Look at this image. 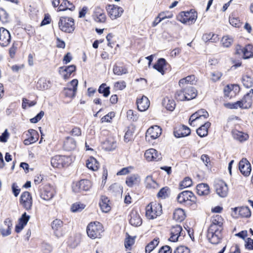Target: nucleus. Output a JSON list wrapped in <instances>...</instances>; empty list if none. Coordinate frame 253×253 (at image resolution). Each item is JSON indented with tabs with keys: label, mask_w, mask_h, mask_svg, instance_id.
I'll list each match as a JSON object with an SVG mask.
<instances>
[{
	"label": "nucleus",
	"mask_w": 253,
	"mask_h": 253,
	"mask_svg": "<svg viewBox=\"0 0 253 253\" xmlns=\"http://www.w3.org/2000/svg\"><path fill=\"white\" fill-rule=\"evenodd\" d=\"M197 95V91L193 86L186 85L176 92L175 98L179 101L190 100L195 98Z\"/></svg>",
	"instance_id": "obj_1"
},
{
	"label": "nucleus",
	"mask_w": 253,
	"mask_h": 253,
	"mask_svg": "<svg viewBox=\"0 0 253 253\" xmlns=\"http://www.w3.org/2000/svg\"><path fill=\"white\" fill-rule=\"evenodd\" d=\"M162 206L156 202H151L146 207V216L149 219H153L161 214Z\"/></svg>",
	"instance_id": "obj_2"
},
{
	"label": "nucleus",
	"mask_w": 253,
	"mask_h": 253,
	"mask_svg": "<svg viewBox=\"0 0 253 253\" xmlns=\"http://www.w3.org/2000/svg\"><path fill=\"white\" fill-rule=\"evenodd\" d=\"M86 232L88 237L90 238H99L103 232V226L98 222H91L88 225Z\"/></svg>",
	"instance_id": "obj_3"
},
{
	"label": "nucleus",
	"mask_w": 253,
	"mask_h": 253,
	"mask_svg": "<svg viewBox=\"0 0 253 253\" xmlns=\"http://www.w3.org/2000/svg\"><path fill=\"white\" fill-rule=\"evenodd\" d=\"M58 24L60 29L66 33H72L75 28L74 20L71 17H62Z\"/></svg>",
	"instance_id": "obj_4"
},
{
	"label": "nucleus",
	"mask_w": 253,
	"mask_h": 253,
	"mask_svg": "<svg viewBox=\"0 0 253 253\" xmlns=\"http://www.w3.org/2000/svg\"><path fill=\"white\" fill-rule=\"evenodd\" d=\"M197 17V14L195 12H182L178 15L177 19L183 24L190 25L195 22Z\"/></svg>",
	"instance_id": "obj_5"
},
{
	"label": "nucleus",
	"mask_w": 253,
	"mask_h": 253,
	"mask_svg": "<svg viewBox=\"0 0 253 253\" xmlns=\"http://www.w3.org/2000/svg\"><path fill=\"white\" fill-rule=\"evenodd\" d=\"M177 202L181 204H187L188 202L195 203L196 198L190 191H184L180 193L177 197Z\"/></svg>",
	"instance_id": "obj_6"
},
{
	"label": "nucleus",
	"mask_w": 253,
	"mask_h": 253,
	"mask_svg": "<svg viewBox=\"0 0 253 253\" xmlns=\"http://www.w3.org/2000/svg\"><path fill=\"white\" fill-rule=\"evenodd\" d=\"M222 230L212 228H209L207 233V238L209 241L213 244L219 243L221 238V231Z\"/></svg>",
	"instance_id": "obj_7"
},
{
	"label": "nucleus",
	"mask_w": 253,
	"mask_h": 253,
	"mask_svg": "<svg viewBox=\"0 0 253 253\" xmlns=\"http://www.w3.org/2000/svg\"><path fill=\"white\" fill-rule=\"evenodd\" d=\"M208 112L204 109L198 110L193 113L190 117L189 123L190 126H195L200 120L207 119L209 117Z\"/></svg>",
	"instance_id": "obj_8"
},
{
	"label": "nucleus",
	"mask_w": 253,
	"mask_h": 253,
	"mask_svg": "<svg viewBox=\"0 0 253 253\" xmlns=\"http://www.w3.org/2000/svg\"><path fill=\"white\" fill-rule=\"evenodd\" d=\"M51 3L54 7H58L59 11L68 9L73 11L75 9V6L72 2L68 0H53Z\"/></svg>",
	"instance_id": "obj_9"
},
{
	"label": "nucleus",
	"mask_w": 253,
	"mask_h": 253,
	"mask_svg": "<svg viewBox=\"0 0 253 253\" xmlns=\"http://www.w3.org/2000/svg\"><path fill=\"white\" fill-rule=\"evenodd\" d=\"M91 187V183L88 180L82 179L80 181L73 182L72 184L73 191L75 193L88 191Z\"/></svg>",
	"instance_id": "obj_10"
},
{
	"label": "nucleus",
	"mask_w": 253,
	"mask_h": 253,
	"mask_svg": "<svg viewBox=\"0 0 253 253\" xmlns=\"http://www.w3.org/2000/svg\"><path fill=\"white\" fill-rule=\"evenodd\" d=\"M70 158L65 156L56 155L51 159V165L54 168H61L68 165Z\"/></svg>",
	"instance_id": "obj_11"
},
{
	"label": "nucleus",
	"mask_w": 253,
	"mask_h": 253,
	"mask_svg": "<svg viewBox=\"0 0 253 253\" xmlns=\"http://www.w3.org/2000/svg\"><path fill=\"white\" fill-rule=\"evenodd\" d=\"M78 81L76 79L73 80L67 84V87L64 89V94L65 96L73 98L75 96L77 90Z\"/></svg>",
	"instance_id": "obj_12"
},
{
	"label": "nucleus",
	"mask_w": 253,
	"mask_h": 253,
	"mask_svg": "<svg viewBox=\"0 0 253 253\" xmlns=\"http://www.w3.org/2000/svg\"><path fill=\"white\" fill-rule=\"evenodd\" d=\"M216 194L220 197H226L228 194L229 188L227 184L223 180L218 181L215 184Z\"/></svg>",
	"instance_id": "obj_13"
},
{
	"label": "nucleus",
	"mask_w": 253,
	"mask_h": 253,
	"mask_svg": "<svg viewBox=\"0 0 253 253\" xmlns=\"http://www.w3.org/2000/svg\"><path fill=\"white\" fill-rule=\"evenodd\" d=\"M185 232L182 230V227L179 225H175L172 226L170 229V237L169 240L171 242H176L179 237L184 236Z\"/></svg>",
	"instance_id": "obj_14"
},
{
	"label": "nucleus",
	"mask_w": 253,
	"mask_h": 253,
	"mask_svg": "<svg viewBox=\"0 0 253 253\" xmlns=\"http://www.w3.org/2000/svg\"><path fill=\"white\" fill-rule=\"evenodd\" d=\"M251 213L250 209L247 207L235 208L233 209L231 215L233 217L237 218L239 216L249 217Z\"/></svg>",
	"instance_id": "obj_15"
},
{
	"label": "nucleus",
	"mask_w": 253,
	"mask_h": 253,
	"mask_svg": "<svg viewBox=\"0 0 253 253\" xmlns=\"http://www.w3.org/2000/svg\"><path fill=\"white\" fill-rule=\"evenodd\" d=\"M108 15L112 20H115L121 16L124 9L122 7L115 5H110L107 9Z\"/></svg>",
	"instance_id": "obj_16"
},
{
	"label": "nucleus",
	"mask_w": 253,
	"mask_h": 253,
	"mask_svg": "<svg viewBox=\"0 0 253 253\" xmlns=\"http://www.w3.org/2000/svg\"><path fill=\"white\" fill-rule=\"evenodd\" d=\"M20 204L26 210L31 209L33 204L32 198L29 192H24L22 194L20 198Z\"/></svg>",
	"instance_id": "obj_17"
},
{
	"label": "nucleus",
	"mask_w": 253,
	"mask_h": 253,
	"mask_svg": "<svg viewBox=\"0 0 253 253\" xmlns=\"http://www.w3.org/2000/svg\"><path fill=\"white\" fill-rule=\"evenodd\" d=\"M11 36L9 32L6 29L0 28V45L6 46L10 42Z\"/></svg>",
	"instance_id": "obj_18"
},
{
	"label": "nucleus",
	"mask_w": 253,
	"mask_h": 253,
	"mask_svg": "<svg viewBox=\"0 0 253 253\" xmlns=\"http://www.w3.org/2000/svg\"><path fill=\"white\" fill-rule=\"evenodd\" d=\"M239 168L241 172L245 176L250 174L251 166L247 159H242L239 163Z\"/></svg>",
	"instance_id": "obj_19"
},
{
	"label": "nucleus",
	"mask_w": 253,
	"mask_h": 253,
	"mask_svg": "<svg viewBox=\"0 0 253 253\" xmlns=\"http://www.w3.org/2000/svg\"><path fill=\"white\" fill-rule=\"evenodd\" d=\"M129 223L135 227L139 226L142 224V219L136 210H132L129 214Z\"/></svg>",
	"instance_id": "obj_20"
},
{
	"label": "nucleus",
	"mask_w": 253,
	"mask_h": 253,
	"mask_svg": "<svg viewBox=\"0 0 253 253\" xmlns=\"http://www.w3.org/2000/svg\"><path fill=\"white\" fill-rule=\"evenodd\" d=\"M93 17L95 22L97 23H105L106 20V16L103 9L100 7L95 8Z\"/></svg>",
	"instance_id": "obj_21"
},
{
	"label": "nucleus",
	"mask_w": 253,
	"mask_h": 253,
	"mask_svg": "<svg viewBox=\"0 0 253 253\" xmlns=\"http://www.w3.org/2000/svg\"><path fill=\"white\" fill-rule=\"evenodd\" d=\"M136 104L138 110L141 112L147 110L150 106V101L148 98L143 95L140 98H137Z\"/></svg>",
	"instance_id": "obj_22"
},
{
	"label": "nucleus",
	"mask_w": 253,
	"mask_h": 253,
	"mask_svg": "<svg viewBox=\"0 0 253 253\" xmlns=\"http://www.w3.org/2000/svg\"><path fill=\"white\" fill-rule=\"evenodd\" d=\"M162 133V129L160 126H154L149 128L146 133V137H150L153 139L159 137Z\"/></svg>",
	"instance_id": "obj_23"
},
{
	"label": "nucleus",
	"mask_w": 253,
	"mask_h": 253,
	"mask_svg": "<svg viewBox=\"0 0 253 253\" xmlns=\"http://www.w3.org/2000/svg\"><path fill=\"white\" fill-rule=\"evenodd\" d=\"M158 151L153 148L147 150L144 153V157L147 161H158L160 157Z\"/></svg>",
	"instance_id": "obj_24"
},
{
	"label": "nucleus",
	"mask_w": 253,
	"mask_h": 253,
	"mask_svg": "<svg viewBox=\"0 0 253 253\" xmlns=\"http://www.w3.org/2000/svg\"><path fill=\"white\" fill-rule=\"evenodd\" d=\"M169 66V65L166 60L164 58H161L158 59L157 62L153 66V68L162 75H164L165 70L167 69V67Z\"/></svg>",
	"instance_id": "obj_25"
},
{
	"label": "nucleus",
	"mask_w": 253,
	"mask_h": 253,
	"mask_svg": "<svg viewBox=\"0 0 253 253\" xmlns=\"http://www.w3.org/2000/svg\"><path fill=\"white\" fill-rule=\"evenodd\" d=\"M62 226L63 222L60 219H56L51 223L52 228L54 230L55 235L57 237H61L63 235V233L61 231Z\"/></svg>",
	"instance_id": "obj_26"
},
{
	"label": "nucleus",
	"mask_w": 253,
	"mask_h": 253,
	"mask_svg": "<svg viewBox=\"0 0 253 253\" xmlns=\"http://www.w3.org/2000/svg\"><path fill=\"white\" fill-rule=\"evenodd\" d=\"M144 184L145 187L149 189H157L160 187L159 184L151 175L146 177Z\"/></svg>",
	"instance_id": "obj_27"
},
{
	"label": "nucleus",
	"mask_w": 253,
	"mask_h": 253,
	"mask_svg": "<svg viewBox=\"0 0 253 253\" xmlns=\"http://www.w3.org/2000/svg\"><path fill=\"white\" fill-rule=\"evenodd\" d=\"M223 219L219 215H216L213 216L211 218V223L209 228L215 229H219V230L223 229Z\"/></svg>",
	"instance_id": "obj_28"
},
{
	"label": "nucleus",
	"mask_w": 253,
	"mask_h": 253,
	"mask_svg": "<svg viewBox=\"0 0 253 253\" xmlns=\"http://www.w3.org/2000/svg\"><path fill=\"white\" fill-rule=\"evenodd\" d=\"M190 133L189 128L185 126H182L176 128L174 134L176 137L179 138L188 135Z\"/></svg>",
	"instance_id": "obj_29"
},
{
	"label": "nucleus",
	"mask_w": 253,
	"mask_h": 253,
	"mask_svg": "<svg viewBox=\"0 0 253 253\" xmlns=\"http://www.w3.org/2000/svg\"><path fill=\"white\" fill-rule=\"evenodd\" d=\"M51 82L44 78H40L36 85L37 88L39 90H44L49 88L51 86Z\"/></svg>",
	"instance_id": "obj_30"
},
{
	"label": "nucleus",
	"mask_w": 253,
	"mask_h": 253,
	"mask_svg": "<svg viewBox=\"0 0 253 253\" xmlns=\"http://www.w3.org/2000/svg\"><path fill=\"white\" fill-rule=\"evenodd\" d=\"M140 182V177L137 174H131L127 176L126 180V184L129 187L137 185Z\"/></svg>",
	"instance_id": "obj_31"
},
{
	"label": "nucleus",
	"mask_w": 253,
	"mask_h": 253,
	"mask_svg": "<svg viewBox=\"0 0 253 253\" xmlns=\"http://www.w3.org/2000/svg\"><path fill=\"white\" fill-rule=\"evenodd\" d=\"M232 134L233 138L240 142L246 141L249 138V135L247 133L237 129L233 130Z\"/></svg>",
	"instance_id": "obj_32"
},
{
	"label": "nucleus",
	"mask_w": 253,
	"mask_h": 253,
	"mask_svg": "<svg viewBox=\"0 0 253 253\" xmlns=\"http://www.w3.org/2000/svg\"><path fill=\"white\" fill-rule=\"evenodd\" d=\"M76 70V66L74 65H70L68 67H61L60 68V72L62 74L64 79H68Z\"/></svg>",
	"instance_id": "obj_33"
},
{
	"label": "nucleus",
	"mask_w": 253,
	"mask_h": 253,
	"mask_svg": "<svg viewBox=\"0 0 253 253\" xmlns=\"http://www.w3.org/2000/svg\"><path fill=\"white\" fill-rule=\"evenodd\" d=\"M242 82L244 86L247 88L252 87L253 85V77L251 72L247 73L244 75L242 78Z\"/></svg>",
	"instance_id": "obj_34"
},
{
	"label": "nucleus",
	"mask_w": 253,
	"mask_h": 253,
	"mask_svg": "<svg viewBox=\"0 0 253 253\" xmlns=\"http://www.w3.org/2000/svg\"><path fill=\"white\" fill-rule=\"evenodd\" d=\"M54 195V191L50 187H46L42 192L41 197L44 200L48 201L51 199Z\"/></svg>",
	"instance_id": "obj_35"
},
{
	"label": "nucleus",
	"mask_w": 253,
	"mask_h": 253,
	"mask_svg": "<svg viewBox=\"0 0 253 253\" xmlns=\"http://www.w3.org/2000/svg\"><path fill=\"white\" fill-rule=\"evenodd\" d=\"M253 95V89H251L241 100L244 105V109H248L252 106V98Z\"/></svg>",
	"instance_id": "obj_36"
},
{
	"label": "nucleus",
	"mask_w": 253,
	"mask_h": 253,
	"mask_svg": "<svg viewBox=\"0 0 253 253\" xmlns=\"http://www.w3.org/2000/svg\"><path fill=\"white\" fill-rule=\"evenodd\" d=\"M86 166L88 169L92 171L98 170L99 167L98 162L92 157H90L86 160Z\"/></svg>",
	"instance_id": "obj_37"
},
{
	"label": "nucleus",
	"mask_w": 253,
	"mask_h": 253,
	"mask_svg": "<svg viewBox=\"0 0 253 253\" xmlns=\"http://www.w3.org/2000/svg\"><path fill=\"white\" fill-rule=\"evenodd\" d=\"M197 193L200 196H206L210 193V188L205 183L199 184L196 187Z\"/></svg>",
	"instance_id": "obj_38"
},
{
	"label": "nucleus",
	"mask_w": 253,
	"mask_h": 253,
	"mask_svg": "<svg viewBox=\"0 0 253 253\" xmlns=\"http://www.w3.org/2000/svg\"><path fill=\"white\" fill-rule=\"evenodd\" d=\"M210 126L211 123L209 122H206L197 129V134L201 137L207 136L208 133V129Z\"/></svg>",
	"instance_id": "obj_39"
},
{
	"label": "nucleus",
	"mask_w": 253,
	"mask_h": 253,
	"mask_svg": "<svg viewBox=\"0 0 253 253\" xmlns=\"http://www.w3.org/2000/svg\"><path fill=\"white\" fill-rule=\"evenodd\" d=\"M109 200L105 196H102L99 203L100 208L103 212H107L111 210L109 205Z\"/></svg>",
	"instance_id": "obj_40"
},
{
	"label": "nucleus",
	"mask_w": 253,
	"mask_h": 253,
	"mask_svg": "<svg viewBox=\"0 0 253 253\" xmlns=\"http://www.w3.org/2000/svg\"><path fill=\"white\" fill-rule=\"evenodd\" d=\"M162 104L163 106L170 111H172L175 107V103L174 100L168 97L163 99Z\"/></svg>",
	"instance_id": "obj_41"
},
{
	"label": "nucleus",
	"mask_w": 253,
	"mask_h": 253,
	"mask_svg": "<svg viewBox=\"0 0 253 253\" xmlns=\"http://www.w3.org/2000/svg\"><path fill=\"white\" fill-rule=\"evenodd\" d=\"M195 80V77L194 75L188 76L179 80V85L181 87H184L188 84H192Z\"/></svg>",
	"instance_id": "obj_42"
},
{
	"label": "nucleus",
	"mask_w": 253,
	"mask_h": 253,
	"mask_svg": "<svg viewBox=\"0 0 253 253\" xmlns=\"http://www.w3.org/2000/svg\"><path fill=\"white\" fill-rule=\"evenodd\" d=\"M30 219V216L26 214V213H24L22 217L20 218L19 220V225H17L16 227V231L17 232H20L25 226L28 221Z\"/></svg>",
	"instance_id": "obj_43"
},
{
	"label": "nucleus",
	"mask_w": 253,
	"mask_h": 253,
	"mask_svg": "<svg viewBox=\"0 0 253 253\" xmlns=\"http://www.w3.org/2000/svg\"><path fill=\"white\" fill-rule=\"evenodd\" d=\"M76 142L75 140L70 137H67L64 143V148L67 151H72L75 149Z\"/></svg>",
	"instance_id": "obj_44"
},
{
	"label": "nucleus",
	"mask_w": 253,
	"mask_h": 253,
	"mask_svg": "<svg viewBox=\"0 0 253 253\" xmlns=\"http://www.w3.org/2000/svg\"><path fill=\"white\" fill-rule=\"evenodd\" d=\"M173 219L178 222H181L185 217V213L182 209H177L173 212Z\"/></svg>",
	"instance_id": "obj_45"
},
{
	"label": "nucleus",
	"mask_w": 253,
	"mask_h": 253,
	"mask_svg": "<svg viewBox=\"0 0 253 253\" xmlns=\"http://www.w3.org/2000/svg\"><path fill=\"white\" fill-rule=\"evenodd\" d=\"M202 39L206 42H216L219 41L218 35L211 33L204 34Z\"/></svg>",
	"instance_id": "obj_46"
},
{
	"label": "nucleus",
	"mask_w": 253,
	"mask_h": 253,
	"mask_svg": "<svg viewBox=\"0 0 253 253\" xmlns=\"http://www.w3.org/2000/svg\"><path fill=\"white\" fill-rule=\"evenodd\" d=\"M159 243V239L158 238H155L153 241L150 242L145 248V252L146 253H150L158 245Z\"/></svg>",
	"instance_id": "obj_47"
},
{
	"label": "nucleus",
	"mask_w": 253,
	"mask_h": 253,
	"mask_svg": "<svg viewBox=\"0 0 253 253\" xmlns=\"http://www.w3.org/2000/svg\"><path fill=\"white\" fill-rule=\"evenodd\" d=\"M244 58L248 59L253 57V45L248 44L244 47Z\"/></svg>",
	"instance_id": "obj_48"
},
{
	"label": "nucleus",
	"mask_w": 253,
	"mask_h": 253,
	"mask_svg": "<svg viewBox=\"0 0 253 253\" xmlns=\"http://www.w3.org/2000/svg\"><path fill=\"white\" fill-rule=\"evenodd\" d=\"M164 13H160L158 16L156 17L154 21L152 23V27H154L156 26L159 23H160L163 20L167 18H171L173 17L172 14H170L168 16H163Z\"/></svg>",
	"instance_id": "obj_49"
},
{
	"label": "nucleus",
	"mask_w": 253,
	"mask_h": 253,
	"mask_svg": "<svg viewBox=\"0 0 253 253\" xmlns=\"http://www.w3.org/2000/svg\"><path fill=\"white\" fill-rule=\"evenodd\" d=\"M4 225L6 226V229L1 230V234L3 236H8L11 233V227L12 223L10 220L6 219L4 222Z\"/></svg>",
	"instance_id": "obj_50"
},
{
	"label": "nucleus",
	"mask_w": 253,
	"mask_h": 253,
	"mask_svg": "<svg viewBox=\"0 0 253 253\" xmlns=\"http://www.w3.org/2000/svg\"><path fill=\"white\" fill-rule=\"evenodd\" d=\"M113 73L115 75L121 76L123 74H126L127 73V70L125 67L115 65L113 68Z\"/></svg>",
	"instance_id": "obj_51"
},
{
	"label": "nucleus",
	"mask_w": 253,
	"mask_h": 253,
	"mask_svg": "<svg viewBox=\"0 0 253 253\" xmlns=\"http://www.w3.org/2000/svg\"><path fill=\"white\" fill-rule=\"evenodd\" d=\"M104 147L108 151H112L114 150L117 145L116 142L114 140H107L104 143Z\"/></svg>",
	"instance_id": "obj_52"
},
{
	"label": "nucleus",
	"mask_w": 253,
	"mask_h": 253,
	"mask_svg": "<svg viewBox=\"0 0 253 253\" xmlns=\"http://www.w3.org/2000/svg\"><path fill=\"white\" fill-rule=\"evenodd\" d=\"M110 87L106 86V84H102L99 87L98 92L102 93L104 97H107L110 94Z\"/></svg>",
	"instance_id": "obj_53"
},
{
	"label": "nucleus",
	"mask_w": 253,
	"mask_h": 253,
	"mask_svg": "<svg viewBox=\"0 0 253 253\" xmlns=\"http://www.w3.org/2000/svg\"><path fill=\"white\" fill-rule=\"evenodd\" d=\"M85 208V205L80 203H76L71 207V211L73 212L81 211Z\"/></svg>",
	"instance_id": "obj_54"
},
{
	"label": "nucleus",
	"mask_w": 253,
	"mask_h": 253,
	"mask_svg": "<svg viewBox=\"0 0 253 253\" xmlns=\"http://www.w3.org/2000/svg\"><path fill=\"white\" fill-rule=\"evenodd\" d=\"M28 133L30 135L29 138L33 143L36 142L38 140L39 134L36 130L34 129H29Z\"/></svg>",
	"instance_id": "obj_55"
},
{
	"label": "nucleus",
	"mask_w": 253,
	"mask_h": 253,
	"mask_svg": "<svg viewBox=\"0 0 253 253\" xmlns=\"http://www.w3.org/2000/svg\"><path fill=\"white\" fill-rule=\"evenodd\" d=\"M221 42L223 46L228 47L231 45L233 42V39L232 38L226 36L222 38Z\"/></svg>",
	"instance_id": "obj_56"
},
{
	"label": "nucleus",
	"mask_w": 253,
	"mask_h": 253,
	"mask_svg": "<svg viewBox=\"0 0 253 253\" xmlns=\"http://www.w3.org/2000/svg\"><path fill=\"white\" fill-rule=\"evenodd\" d=\"M192 184V180L189 177H185L183 181L180 183V187L181 189L191 186Z\"/></svg>",
	"instance_id": "obj_57"
},
{
	"label": "nucleus",
	"mask_w": 253,
	"mask_h": 253,
	"mask_svg": "<svg viewBox=\"0 0 253 253\" xmlns=\"http://www.w3.org/2000/svg\"><path fill=\"white\" fill-rule=\"evenodd\" d=\"M174 253H190V250L184 246H180L176 248Z\"/></svg>",
	"instance_id": "obj_58"
},
{
	"label": "nucleus",
	"mask_w": 253,
	"mask_h": 253,
	"mask_svg": "<svg viewBox=\"0 0 253 253\" xmlns=\"http://www.w3.org/2000/svg\"><path fill=\"white\" fill-rule=\"evenodd\" d=\"M133 169V168L131 166H129L126 168L122 169L120 171L117 173V175H126L131 172Z\"/></svg>",
	"instance_id": "obj_59"
},
{
	"label": "nucleus",
	"mask_w": 253,
	"mask_h": 253,
	"mask_svg": "<svg viewBox=\"0 0 253 253\" xmlns=\"http://www.w3.org/2000/svg\"><path fill=\"white\" fill-rule=\"evenodd\" d=\"M222 76V74L221 72L213 71L211 73V80L213 82H216L220 79Z\"/></svg>",
	"instance_id": "obj_60"
},
{
	"label": "nucleus",
	"mask_w": 253,
	"mask_h": 253,
	"mask_svg": "<svg viewBox=\"0 0 253 253\" xmlns=\"http://www.w3.org/2000/svg\"><path fill=\"white\" fill-rule=\"evenodd\" d=\"M133 131L128 129L126 132L124 136V140L126 142H128L132 139Z\"/></svg>",
	"instance_id": "obj_61"
},
{
	"label": "nucleus",
	"mask_w": 253,
	"mask_h": 253,
	"mask_svg": "<svg viewBox=\"0 0 253 253\" xmlns=\"http://www.w3.org/2000/svg\"><path fill=\"white\" fill-rule=\"evenodd\" d=\"M168 188L167 187L162 188L157 194L158 197L166 198L168 196Z\"/></svg>",
	"instance_id": "obj_62"
},
{
	"label": "nucleus",
	"mask_w": 253,
	"mask_h": 253,
	"mask_svg": "<svg viewBox=\"0 0 253 253\" xmlns=\"http://www.w3.org/2000/svg\"><path fill=\"white\" fill-rule=\"evenodd\" d=\"M127 117L133 121H136L137 120L138 117L137 114L132 110H129L127 112Z\"/></svg>",
	"instance_id": "obj_63"
},
{
	"label": "nucleus",
	"mask_w": 253,
	"mask_h": 253,
	"mask_svg": "<svg viewBox=\"0 0 253 253\" xmlns=\"http://www.w3.org/2000/svg\"><path fill=\"white\" fill-rule=\"evenodd\" d=\"M229 23L232 26L236 28L240 27L241 25L240 20L237 18H229Z\"/></svg>",
	"instance_id": "obj_64"
}]
</instances>
